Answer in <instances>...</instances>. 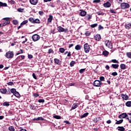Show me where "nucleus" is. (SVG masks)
I'll list each match as a JSON object with an SVG mask.
<instances>
[{
    "instance_id": "nucleus-1",
    "label": "nucleus",
    "mask_w": 131,
    "mask_h": 131,
    "mask_svg": "<svg viewBox=\"0 0 131 131\" xmlns=\"http://www.w3.org/2000/svg\"><path fill=\"white\" fill-rule=\"evenodd\" d=\"M94 85L97 88H101L103 85V83L99 80H95L94 82Z\"/></svg>"
},
{
    "instance_id": "nucleus-2",
    "label": "nucleus",
    "mask_w": 131,
    "mask_h": 131,
    "mask_svg": "<svg viewBox=\"0 0 131 131\" xmlns=\"http://www.w3.org/2000/svg\"><path fill=\"white\" fill-rule=\"evenodd\" d=\"M129 7H130L129 4H128V3H122L120 5L121 9H122V10H125L126 9H129Z\"/></svg>"
},
{
    "instance_id": "nucleus-3",
    "label": "nucleus",
    "mask_w": 131,
    "mask_h": 131,
    "mask_svg": "<svg viewBox=\"0 0 131 131\" xmlns=\"http://www.w3.org/2000/svg\"><path fill=\"white\" fill-rule=\"evenodd\" d=\"M9 19H10V18L5 17L3 18V20H5L2 21V26L3 27L4 26H6V25H9V24L10 23V20H9Z\"/></svg>"
},
{
    "instance_id": "nucleus-4",
    "label": "nucleus",
    "mask_w": 131,
    "mask_h": 131,
    "mask_svg": "<svg viewBox=\"0 0 131 131\" xmlns=\"http://www.w3.org/2000/svg\"><path fill=\"white\" fill-rule=\"evenodd\" d=\"M57 30L58 32H64L65 33L68 32V29H64L61 26L57 27Z\"/></svg>"
},
{
    "instance_id": "nucleus-5",
    "label": "nucleus",
    "mask_w": 131,
    "mask_h": 131,
    "mask_svg": "<svg viewBox=\"0 0 131 131\" xmlns=\"http://www.w3.org/2000/svg\"><path fill=\"white\" fill-rule=\"evenodd\" d=\"M6 57L8 58V59L12 58L14 57V53L13 51H8L6 54Z\"/></svg>"
},
{
    "instance_id": "nucleus-6",
    "label": "nucleus",
    "mask_w": 131,
    "mask_h": 131,
    "mask_svg": "<svg viewBox=\"0 0 131 131\" xmlns=\"http://www.w3.org/2000/svg\"><path fill=\"white\" fill-rule=\"evenodd\" d=\"M104 43L108 49H112L113 48V45H112V42H111V41H110L108 40H106L105 41Z\"/></svg>"
},
{
    "instance_id": "nucleus-7",
    "label": "nucleus",
    "mask_w": 131,
    "mask_h": 131,
    "mask_svg": "<svg viewBox=\"0 0 131 131\" xmlns=\"http://www.w3.org/2000/svg\"><path fill=\"white\" fill-rule=\"evenodd\" d=\"M91 50L90 45L88 43H86L84 45V51L85 53H89Z\"/></svg>"
},
{
    "instance_id": "nucleus-8",
    "label": "nucleus",
    "mask_w": 131,
    "mask_h": 131,
    "mask_svg": "<svg viewBox=\"0 0 131 131\" xmlns=\"http://www.w3.org/2000/svg\"><path fill=\"white\" fill-rule=\"evenodd\" d=\"M32 38L33 41H37V40H38V39L40 38V37L39 36V35L36 34L32 36Z\"/></svg>"
},
{
    "instance_id": "nucleus-9",
    "label": "nucleus",
    "mask_w": 131,
    "mask_h": 131,
    "mask_svg": "<svg viewBox=\"0 0 131 131\" xmlns=\"http://www.w3.org/2000/svg\"><path fill=\"white\" fill-rule=\"evenodd\" d=\"M127 117H128V116L127 115L126 113H123L119 116V118L120 119H122V118H127Z\"/></svg>"
},
{
    "instance_id": "nucleus-10",
    "label": "nucleus",
    "mask_w": 131,
    "mask_h": 131,
    "mask_svg": "<svg viewBox=\"0 0 131 131\" xmlns=\"http://www.w3.org/2000/svg\"><path fill=\"white\" fill-rule=\"evenodd\" d=\"M101 38L102 37H101V35L100 34H97L94 36V39L97 41H100Z\"/></svg>"
},
{
    "instance_id": "nucleus-11",
    "label": "nucleus",
    "mask_w": 131,
    "mask_h": 131,
    "mask_svg": "<svg viewBox=\"0 0 131 131\" xmlns=\"http://www.w3.org/2000/svg\"><path fill=\"white\" fill-rule=\"evenodd\" d=\"M30 3L31 5H33V6H35L37 5V3H38V0H30Z\"/></svg>"
},
{
    "instance_id": "nucleus-12",
    "label": "nucleus",
    "mask_w": 131,
    "mask_h": 131,
    "mask_svg": "<svg viewBox=\"0 0 131 131\" xmlns=\"http://www.w3.org/2000/svg\"><path fill=\"white\" fill-rule=\"evenodd\" d=\"M54 62L55 63V64H57V65H61V64H62V62L60 61V59L58 58L54 59Z\"/></svg>"
},
{
    "instance_id": "nucleus-13",
    "label": "nucleus",
    "mask_w": 131,
    "mask_h": 131,
    "mask_svg": "<svg viewBox=\"0 0 131 131\" xmlns=\"http://www.w3.org/2000/svg\"><path fill=\"white\" fill-rule=\"evenodd\" d=\"M81 12L79 13L80 16H81V17H84L85 15H86V12L85 11L80 10Z\"/></svg>"
},
{
    "instance_id": "nucleus-14",
    "label": "nucleus",
    "mask_w": 131,
    "mask_h": 131,
    "mask_svg": "<svg viewBox=\"0 0 131 131\" xmlns=\"http://www.w3.org/2000/svg\"><path fill=\"white\" fill-rule=\"evenodd\" d=\"M103 7H104V8H110V7H111V4L110 2H107L106 3L103 4Z\"/></svg>"
},
{
    "instance_id": "nucleus-15",
    "label": "nucleus",
    "mask_w": 131,
    "mask_h": 131,
    "mask_svg": "<svg viewBox=\"0 0 131 131\" xmlns=\"http://www.w3.org/2000/svg\"><path fill=\"white\" fill-rule=\"evenodd\" d=\"M121 96L123 100H128V96L127 95L122 94Z\"/></svg>"
},
{
    "instance_id": "nucleus-16",
    "label": "nucleus",
    "mask_w": 131,
    "mask_h": 131,
    "mask_svg": "<svg viewBox=\"0 0 131 131\" xmlns=\"http://www.w3.org/2000/svg\"><path fill=\"white\" fill-rule=\"evenodd\" d=\"M101 118L100 117H97L96 118H95L93 120V122H95V123H97L98 121H100V120H101Z\"/></svg>"
},
{
    "instance_id": "nucleus-17",
    "label": "nucleus",
    "mask_w": 131,
    "mask_h": 131,
    "mask_svg": "<svg viewBox=\"0 0 131 131\" xmlns=\"http://www.w3.org/2000/svg\"><path fill=\"white\" fill-rule=\"evenodd\" d=\"M52 20H53V15H50L47 19V22L48 23H51Z\"/></svg>"
},
{
    "instance_id": "nucleus-18",
    "label": "nucleus",
    "mask_w": 131,
    "mask_h": 131,
    "mask_svg": "<svg viewBox=\"0 0 131 131\" xmlns=\"http://www.w3.org/2000/svg\"><path fill=\"white\" fill-rule=\"evenodd\" d=\"M93 18V16L91 14H86V15L85 16V20H91Z\"/></svg>"
},
{
    "instance_id": "nucleus-19",
    "label": "nucleus",
    "mask_w": 131,
    "mask_h": 131,
    "mask_svg": "<svg viewBox=\"0 0 131 131\" xmlns=\"http://www.w3.org/2000/svg\"><path fill=\"white\" fill-rule=\"evenodd\" d=\"M77 107H78V103H74L72 106V110H74V109H76Z\"/></svg>"
},
{
    "instance_id": "nucleus-20",
    "label": "nucleus",
    "mask_w": 131,
    "mask_h": 131,
    "mask_svg": "<svg viewBox=\"0 0 131 131\" xmlns=\"http://www.w3.org/2000/svg\"><path fill=\"white\" fill-rule=\"evenodd\" d=\"M117 129L119 131H125V128L123 126H118Z\"/></svg>"
},
{
    "instance_id": "nucleus-21",
    "label": "nucleus",
    "mask_w": 131,
    "mask_h": 131,
    "mask_svg": "<svg viewBox=\"0 0 131 131\" xmlns=\"http://www.w3.org/2000/svg\"><path fill=\"white\" fill-rule=\"evenodd\" d=\"M120 67L122 70H125L126 69V66L123 63L121 64Z\"/></svg>"
},
{
    "instance_id": "nucleus-22",
    "label": "nucleus",
    "mask_w": 131,
    "mask_h": 131,
    "mask_svg": "<svg viewBox=\"0 0 131 131\" xmlns=\"http://www.w3.org/2000/svg\"><path fill=\"white\" fill-rule=\"evenodd\" d=\"M111 67H112V68H114V69H118L119 65L118 64H112Z\"/></svg>"
},
{
    "instance_id": "nucleus-23",
    "label": "nucleus",
    "mask_w": 131,
    "mask_h": 131,
    "mask_svg": "<svg viewBox=\"0 0 131 131\" xmlns=\"http://www.w3.org/2000/svg\"><path fill=\"white\" fill-rule=\"evenodd\" d=\"M45 119L42 118V117H39L38 118H34L33 119L34 121H35L36 120L37 121H38V120H44Z\"/></svg>"
},
{
    "instance_id": "nucleus-24",
    "label": "nucleus",
    "mask_w": 131,
    "mask_h": 131,
    "mask_svg": "<svg viewBox=\"0 0 131 131\" xmlns=\"http://www.w3.org/2000/svg\"><path fill=\"white\" fill-rule=\"evenodd\" d=\"M125 27L126 29H130L131 24L130 23H126L125 25Z\"/></svg>"
},
{
    "instance_id": "nucleus-25",
    "label": "nucleus",
    "mask_w": 131,
    "mask_h": 131,
    "mask_svg": "<svg viewBox=\"0 0 131 131\" xmlns=\"http://www.w3.org/2000/svg\"><path fill=\"white\" fill-rule=\"evenodd\" d=\"M88 115H89V113H86L83 114L82 115H81L80 117V118L82 119V118H84L85 117H87Z\"/></svg>"
},
{
    "instance_id": "nucleus-26",
    "label": "nucleus",
    "mask_w": 131,
    "mask_h": 131,
    "mask_svg": "<svg viewBox=\"0 0 131 131\" xmlns=\"http://www.w3.org/2000/svg\"><path fill=\"white\" fill-rule=\"evenodd\" d=\"M0 7H8V4L6 3L0 2Z\"/></svg>"
},
{
    "instance_id": "nucleus-27",
    "label": "nucleus",
    "mask_w": 131,
    "mask_h": 131,
    "mask_svg": "<svg viewBox=\"0 0 131 131\" xmlns=\"http://www.w3.org/2000/svg\"><path fill=\"white\" fill-rule=\"evenodd\" d=\"M0 92L2 94H6L7 93V89H0Z\"/></svg>"
},
{
    "instance_id": "nucleus-28",
    "label": "nucleus",
    "mask_w": 131,
    "mask_h": 131,
    "mask_svg": "<svg viewBox=\"0 0 131 131\" xmlns=\"http://www.w3.org/2000/svg\"><path fill=\"white\" fill-rule=\"evenodd\" d=\"M102 54L103 55V56H105V57H106L108 56V55H109V52L107 51H104L102 52Z\"/></svg>"
},
{
    "instance_id": "nucleus-29",
    "label": "nucleus",
    "mask_w": 131,
    "mask_h": 131,
    "mask_svg": "<svg viewBox=\"0 0 131 131\" xmlns=\"http://www.w3.org/2000/svg\"><path fill=\"white\" fill-rule=\"evenodd\" d=\"M123 122V119H121L119 121H117V122L115 123V124H121Z\"/></svg>"
},
{
    "instance_id": "nucleus-30",
    "label": "nucleus",
    "mask_w": 131,
    "mask_h": 131,
    "mask_svg": "<svg viewBox=\"0 0 131 131\" xmlns=\"http://www.w3.org/2000/svg\"><path fill=\"white\" fill-rule=\"evenodd\" d=\"M125 105L127 107H131V101H127L125 103Z\"/></svg>"
},
{
    "instance_id": "nucleus-31",
    "label": "nucleus",
    "mask_w": 131,
    "mask_h": 131,
    "mask_svg": "<svg viewBox=\"0 0 131 131\" xmlns=\"http://www.w3.org/2000/svg\"><path fill=\"white\" fill-rule=\"evenodd\" d=\"M3 106H6L7 107H9V106H10V102L8 101L4 102Z\"/></svg>"
},
{
    "instance_id": "nucleus-32",
    "label": "nucleus",
    "mask_w": 131,
    "mask_h": 131,
    "mask_svg": "<svg viewBox=\"0 0 131 131\" xmlns=\"http://www.w3.org/2000/svg\"><path fill=\"white\" fill-rule=\"evenodd\" d=\"M75 49L77 51H79V50H80V49H81V46H80V45H77V46H75Z\"/></svg>"
},
{
    "instance_id": "nucleus-33",
    "label": "nucleus",
    "mask_w": 131,
    "mask_h": 131,
    "mask_svg": "<svg viewBox=\"0 0 131 131\" xmlns=\"http://www.w3.org/2000/svg\"><path fill=\"white\" fill-rule=\"evenodd\" d=\"M8 129L10 131H15V128L13 126H10L8 127Z\"/></svg>"
},
{
    "instance_id": "nucleus-34",
    "label": "nucleus",
    "mask_w": 131,
    "mask_h": 131,
    "mask_svg": "<svg viewBox=\"0 0 131 131\" xmlns=\"http://www.w3.org/2000/svg\"><path fill=\"white\" fill-rule=\"evenodd\" d=\"M13 95L17 98H19V97H20V94H19V92H18L17 91L16 92H15Z\"/></svg>"
},
{
    "instance_id": "nucleus-35",
    "label": "nucleus",
    "mask_w": 131,
    "mask_h": 131,
    "mask_svg": "<svg viewBox=\"0 0 131 131\" xmlns=\"http://www.w3.org/2000/svg\"><path fill=\"white\" fill-rule=\"evenodd\" d=\"M39 24L40 23V20H39V19L36 18L35 19H34V24Z\"/></svg>"
},
{
    "instance_id": "nucleus-36",
    "label": "nucleus",
    "mask_w": 131,
    "mask_h": 131,
    "mask_svg": "<svg viewBox=\"0 0 131 131\" xmlns=\"http://www.w3.org/2000/svg\"><path fill=\"white\" fill-rule=\"evenodd\" d=\"M27 23H28V20H24V21L20 24V26L25 25V24H27Z\"/></svg>"
},
{
    "instance_id": "nucleus-37",
    "label": "nucleus",
    "mask_w": 131,
    "mask_h": 131,
    "mask_svg": "<svg viewBox=\"0 0 131 131\" xmlns=\"http://www.w3.org/2000/svg\"><path fill=\"white\" fill-rule=\"evenodd\" d=\"M59 51L60 53H61L62 54H63V53L65 52V49H64L63 48H59Z\"/></svg>"
},
{
    "instance_id": "nucleus-38",
    "label": "nucleus",
    "mask_w": 131,
    "mask_h": 131,
    "mask_svg": "<svg viewBox=\"0 0 131 131\" xmlns=\"http://www.w3.org/2000/svg\"><path fill=\"white\" fill-rule=\"evenodd\" d=\"M53 118L55 119H61V117L59 115H54Z\"/></svg>"
},
{
    "instance_id": "nucleus-39",
    "label": "nucleus",
    "mask_w": 131,
    "mask_h": 131,
    "mask_svg": "<svg viewBox=\"0 0 131 131\" xmlns=\"http://www.w3.org/2000/svg\"><path fill=\"white\" fill-rule=\"evenodd\" d=\"M29 21H30V22H31V23H34V18H33V17H30L29 18Z\"/></svg>"
},
{
    "instance_id": "nucleus-40",
    "label": "nucleus",
    "mask_w": 131,
    "mask_h": 131,
    "mask_svg": "<svg viewBox=\"0 0 131 131\" xmlns=\"http://www.w3.org/2000/svg\"><path fill=\"white\" fill-rule=\"evenodd\" d=\"M75 64V61H72L70 63V66L71 67H73L74 66V64Z\"/></svg>"
},
{
    "instance_id": "nucleus-41",
    "label": "nucleus",
    "mask_w": 131,
    "mask_h": 131,
    "mask_svg": "<svg viewBox=\"0 0 131 131\" xmlns=\"http://www.w3.org/2000/svg\"><path fill=\"white\" fill-rule=\"evenodd\" d=\"M90 26L91 28H95V27H97V26H98V24H94L91 25Z\"/></svg>"
},
{
    "instance_id": "nucleus-42",
    "label": "nucleus",
    "mask_w": 131,
    "mask_h": 131,
    "mask_svg": "<svg viewBox=\"0 0 131 131\" xmlns=\"http://www.w3.org/2000/svg\"><path fill=\"white\" fill-rule=\"evenodd\" d=\"M99 79V81H104L105 80V77L104 76H100Z\"/></svg>"
},
{
    "instance_id": "nucleus-43",
    "label": "nucleus",
    "mask_w": 131,
    "mask_h": 131,
    "mask_svg": "<svg viewBox=\"0 0 131 131\" xmlns=\"http://www.w3.org/2000/svg\"><path fill=\"white\" fill-rule=\"evenodd\" d=\"M48 54H54V51L52 49H50L48 50Z\"/></svg>"
},
{
    "instance_id": "nucleus-44",
    "label": "nucleus",
    "mask_w": 131,
    "mask_h": 131,
    "mask_svg": "<svg viewBox=\"0 0 131 131\" xmlns=\"http://www.w3.org/2000/svg\"><path fill=\"white\" fill-rule=\"evenodd\" d=\"M85 69H81L79 71V73H83L84 71H85Z\"/></svg>"
},
{
    "instance_id": "nucleus-45",
    "label": "nucleus",
    "mask_w": 131,
    "mask_h": 131,
    "mask_svg": "<svg viewBox=\"0 0 131 131\" xmlns=\"http://www.w3.org/2000/svg\"><path fill=\"white\" fill-rule=\"evenodd\" d=\"M111 62H112V63H119V61H118L116 59H112V60H111Z\"/></svg>"
},
{
    "instance_id": "nucleus-46",
    "label": "nucleus",
    "mask_w": 131,
    "mask_h": 131,
    "mask_svg": "<svg viewBox=\"0 0 131 131\" xmlns=\"http://www.w3.org/2000/svg\"><path fill=\"white\" fill-rule=\"evenodd\" d=\"M126 56L128 57V58H129L131 59V53L130 52H127L126 53Z\"/></svg>"
},
{
    "instance_id": "nucleus-47",
    "label": "nucleus",
    "mask_w": 131,
    "mask_h": 131,
    "mask_svg": "<svg viewBox=\"0 0 131 131\" xmlns=\"http://www.w3.org/2000/svg\"><path fill=\"white\" fill-rule=\"evenodd\" d=\"M11 93H12V94H15V92H16V90L15 89H11L10 90Z\"/></svg>"
},
{
    "instance_id": "nucleus-48",
    "label": "nucleus",
    "mask_w": 131,
    "mask_h": 131,
    "mask_svg": "<svg viewBox=\"0 0 131 131\" xmlns=\"http://www.w3.org/2000/svg\"><path fill=\"white\" fill-rule=\"evenodd\" d=\"M30 108L32 109V110H35V106H34V105L32 104L30 105Z\"/></svg>"
},
{
    "instance_id": "nucleus-49",
    "label": "nucleus",
    "mask_w": 131,
    "mask_h": 131,
    "mask_svg": "<svg viewBox=\"0 0 131 131\" xmlns=\"http://www.w3.org/2000/svg\"><path fill=\"white\" fill-rule=\"evenodd\" d=\"M20 54H23V50L20 49V51H18L16 54V55H20Z\"/></svg>"
},
{
    "instance_id": "nucleus-50",
    "label": "nucleus",
    "mask_w": 131,
    "mask_h": 131,
    "mask_svg": "<svg viewBox=\"0 0 131 131\" xmlns=\"http://www.w3.org/2000/svg\"><path fill=\"white\" fill-rule=\"evenodd\" d=\"M85 35H86V36H90L91 35V32L87 31L85 33Z\"/></svg>"
},
{
    "instance_id": "nucleus-51",
    "label": "nucleus",
    "mask_w": 131,
    "mask_h": 131,
    "mask_svg": "<svg viewBox=\"0 0 131 131\" xmlns=\"http://www.w3.org/2000/svg\"><path fill=\"white\" fill-rule=\"evenodd\" d=\"M49 7H51V8H55V5H54L53 3H50L49 5Z\"/></svg>"
},
{
    "instance_id": "nucleus-52",
    "label": "nucleus",
    "mask_w": 131,
    "mask_h": 131,
    "mask_svg": "<svg viewBox=\"0 0 131 131\" xmlns=\"http://www.w3.org/2000/svg\"><path fill=\"white\" fill-rule=\"evenodd\" d=\"M118 74L116 72H114L112 73V75H113V76H116L118 75Z\"/></svg>"
},
{
    "instance_id": "nucleus-53",
    "label": "nucleus",
    "mask_w": 131,
    "mask_h": 131,
    "mask_svg": "<svg viewBox=\"0 0 131 131\" xmlns=\"http://www.w3.org/2000/svg\"><path fill=\"white\" fill-rule=\"evenodd\" d=\"M13 24H14V25H17V24H18V20H13Z\"/></svg>"
},
{
    "instance_id": "nucleus-54",
    "label": "nucleus",
    "mask_w": 131,
    "mask_h": 131,
    "mask_svg": "<svg viewBox=\"0 0 131 131\" xmlns=\"http://www.w3.org/2000/svg\"><path fill=\"white\" fill-rule=\"evenodd\" d=\"M18 12H20V13H22V12H23V11H24V9L23 8H18L17 9Z\"/></svg>"
},
{
    "instance_id": "nucleus-55",
    "label": "nucleus",
    "mask_w": 131,
    "mask_h": 131,
    "mask_svg": "<svg viewBox=\"0 0 131 131\" xmlns=\"http://www.w3.org/2000/svg\"><path fill=\"white\" fill-rule=\"evenodd\" d=\"M102 29H104V27H103L101 25H99L98 30H102Z\"/></svg>"
},
{
    "instance_id": "nucleus-56",
    "label": "nucleus",
    "mask_w": 131,
    "mask_h": 131,
    "mask_svg": "<svg viewBox=\"0 0 131 131\" xmlns=\"http://www.w3.org/2000/svg\"><path fill=\"white\" fill-rule=\"evenodd\" d=\"M7 85H14V82H9L7 83Z\"/></svg>"
},
{
    "instance_id": "nucleus-57",
    "label": "nucleus",
    "mask_w": 131,
    "mask_h": 131,
    "mask_svg": "<svg viewBox=\"0 0 131 131\" xmlns=\"http://www.w3.org/2000/svg\"><path fill=\"white\" fill-rule=\"evenodd\" d=\"M38 102L39 103H45V100L44 99H39L38 100Z\"/></svg>"
},
{
    "instance_id": "nucleus-58",
    "label": "nucleus",
    "mask_w": 131,
    "mask_h": 131,
    "mask_svg": "<svg viewBox=\"0 0 131 131\" xmlns=\"http://www.w3.org/2000/svg\"><path fill=\"white\" fill-rule=\"evenodd\" d=\"M93 3L98 4L99 3H101V0H94Z\"/></svg>"
},
{
    "instance_id": "nucleus-59",
    "label": "nucleus",
    "mask_w": 131,
    "mask_h": 131,
    "mask_svg": "<svg viewBox=\"0 0 131 131\" xmlns=\"http://www.w3.org/2000/svg\"><path fill=\"white\" fill-rule=\"evenodd\" d=\"M110 12H111V13H112V14H116V12L114 11V10H113V9H111L110 10Z\"/></svg>"
},
{
    "instance_id": "nucleus-60",
    "label": "nucleus",
    "mask_w": 131,
    "mask_h": 131,
    "mask_svg": "<svg viewBox=\"0 0 131 131\" xmlns=\"http://www.w3.org/2000/svg\"><path fill=\"white\" fill-rule=\"evenodd\" d=\"M28 57L29 59H32V58H33V56L31 54H29L28 55Z\"/></svg>"
},
{
    "instance_id": "nucleus-61",
    "label": "nucleus",
    "mask_w": 131,
    "mask_h": 131,
    "mask_svg": "<svg viewBox=\"0 0 131 131\" xmlns=\"http://www.w3.org/2000/svg\"><path fill=\"white\" fill-rule=\"evenodd\" d=\"M97 14L99 16H100V15L103 14V12H102V11H98V12H97Z\"/></svg>"
},
{
    "instance_id": "nucleus-62",
    "label": "nucleus",
    "mask_w": 131,
    "mask_h": 131,
    "mask_svg": "<svg viewBox=\"0 0 131 131\" xmlns=\"http://www.w3.org/2000/svg\"><path fill=\"white\" fill-rule=\"evenodd\" d=\"M32 76L34 79H37V77H36V75H35V73L32 74Z\"/></svg>"
},
{
    "instance_id": "nucleus-63",
    "label": "nucleus",
    "mask_w": 131,
    "mask_h": 131,
    "mask_svg": "<svg viewBox=\"0 0 131 131\" xmlns=\"http://www.w3.org/2000/svg\"><path fill=\"white\" fill-rule=\"evenodd\" d=\"M63 123H66L67 124H71V123L69 121H64Z\"/></svg>"
},
{
    "instance_id": "nucleus-64",
    "label": "nucleus",
    "mask_w": 131,
    "mask_h": 131,
    "mask_svg": "<svg viewBox=\"0 0 131 131\" xmlns=\"http://www.w3.org/2000/svg\"><path fill=\"white\" fill-rule=\"evenodd\" d=\"M38 13L40 15V16H42V15H43V12L42 11H39Z\"/></svg>"
}]
</instances>
